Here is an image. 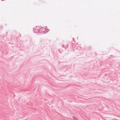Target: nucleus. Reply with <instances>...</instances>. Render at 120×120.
<instances>
[{
  "mask_svg": "<svg viewBox=\"0 0 120 120\" xmlns=\"http://www.w3.org/2000/svg\"><path fill=\"white\" fill-rule=\"evenodd\" d=\"M73 120H78L75 117H73Z\"/></svg>",
  "mask_w": 120,
  "mask_h": 120,
  "instance_id": "obj_1",
  "label": "nucleus"
}]
</instances>
